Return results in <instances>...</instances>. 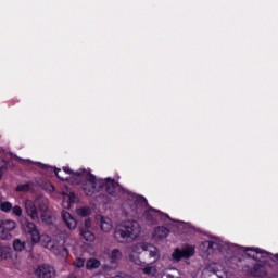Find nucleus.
<instances>
[{"label": "nucleus", "instance_id": "obj_11", "mask_svg": "<svg viewBox=\"0 0 278 278\" xmlns=\"http://www.w3.org/2000/svg\"><path fill=\"white\" fill-rule=\"evenodd\" d=\"M24 208L26 212V216L30 218L34 223L40 222V208L38 207V204L35 201H31L29 199L24 201Z\"/></svg>", "mask_w": 278, "mask_h": 278}, {"label": "nucleus", "instance_id": "obj_16", "mask_svg": "<svg viewBox=\"0 0 278 278\" xmlns=\"http://www.w3.org/2000/svg\"><path fill=\"white\" fill-rule=\"evenodd\" d=\"M62 194H63L62 206L65 210H71V204L75 203V200H76L75 193L68 190V188H65L63 189Z\"/></svg>", "mask_w": 278, "mask_h": 278}, {"label": "nucleus", "instance_id": "obj_30", "mask_svg": "<svg viewBox=\"0 0 278 278\" xmlns=\"http://www.w3.org/2000/svg\"><path fill=\"white\" fill-rule=\"evenodd\" d=\"M11 212L13 216H17V218H21V216H23V208L18 205L12 206Z\"/></svg>", "mask_w": 278, "mask_h": 278}, {"label": "nucleus", "instance_id": "obj_23", "mask_svg": "<svg viewBox=\"0 0 278 278\" xmlns=\"http://www.w3.org/2000/svg\"><path fill=\"white\" fill-rule=\"evenodd\" d=\"M141 267H142L141 270L144 275H150L153 277L157 274V267L153 265V263L151 264L144 263Z\"/></svg>", "mask_w": 278, "mask_h": 278}, {"label": "nucleus", "instance_id": "obj_27", "mask_svg": "<svg viewBox=\"0 0 278 278\" xmlns=\"http://www.w3.org/2000/svg\"><path fill=\"white\" fill-rule=\"evenodd\" d=\"M13 249L14 251H17V252L25 251V241L21 239H14Z\"/></svg>", "mask_w": 278, "mask_h": 278}, {"label": "nucleus", "instance_id": "obj_10", "mask_svg": "<svg viewBox=\"0 0 278 278\" xmlns=\"http://www.w3.org/2000/svg\"><path fill=\"white\" fill-rule=\"evenodd\" d=\"M17 227L14 219L0 220V240H12V231Z\"/></svg>", "mask_w": 278, "mask_h": 278}, {"label": "nucleus", "instance_id": "obj_3", "mask_svg": "<svg viewBox=\"0 0 278 278\" xmlns=\"http://www.w3.org/2000/svg\"><path fill=\"white\" fill-rule=\"evenodd\" d=\"M71 184L74 186H79L80 184L81 190L86 197H92V194H97V192L103 190V179H97L94 175L86 169L76 170V173L73 174Z\"/></svg>", "mask_w": 278, "mask_h": 278}, {"label": "nucleus", "instance_id": "obj_20", "mask_svg": "<svg viewBox=\"0 0 278 278\" xmlns=\"http://www.w3.org/2000/svg\"><path fill=\"white\" fill-rule=\"evenodd\" d=\"M62 219L65 223L66 227H68V229H76L77 228V219L73 216H71V213L63 211L62 214Z\"/></svg>", "mask_w": 278, "mask_h": 278}, {"label": "nucleus", "instance_id": "obj_19", "mask_svg": "<svg viewBox=\"0 0 278 278\" xmlns=\"http://www.w3.org/2000/svg\"><path fill=\"white\" fill-rule=\"evenodd\" d=\"M144 251L148 253V257L150 260H152L153 262H159L161 254L160 249H157V247L148 242Z\"/></svg>", "mask_w": 278, "mask_h": 278}, {"label": "nucleus", "instance_id": "obj_25", "mask_svg": "<svg viewBox=\"0 0 278 278\" xmlns=\"http://www.w3.org/2000/svg\"><path fill=\"white\" fill-rule=\"evenodd\" d=\"M80 236L81 238H84V240H86V242H94L96 240V237L92 233V231L88 229L80 228Z\"/></svg>", "mask_w": 278, "mask_h": 278}, {"label": "nucleus", "instance_id": "obj_35", "mask_svg": "<svg viewBox=\"0 0 278 278\" xmlns=\"http://www.w3.org/2000/svg\"><path fill=\"white\" fill-rule=\"evenodd\" d=\"M90 227H92V220H90V219H85V228H83V229L89 230Z\"/></svg>", "mask_w": 278, "mask_h": 278}, {"label": "nucleus", "instance_id": "obj_18", "mask_svg": "<svg viewBox=\"0 0 278 278\" xmlns=\"http://www.w3.org/2000/svg\"><path fill=\"white\" fill-rule=\"evenodd\" d=\"M208 273H213V278H227V274L223 270V266L211 263L207 265Z\"/></svg>", "mask_w": 278, "mask_h": 278}, {"label": "nucleus", "instance_id": "obj_32", "mask_svg": "<svg viewBox=\"0 0 278 278\" xmlns=\"http://www.w3.org/2000/svg\"><path fill=\"white\" fill-rule=\"evenodd\" d=\"M86 264V260L81 258V257H77L75 261H74V266L76 268H84V265Z\"/></svg>", "mask_w": 278, "mask_h": 278}, {"label": "nucleus", "instance_id": "obj_24", "mask_svg": "<svg viewBox=\"0 0 278 278\" xmlns=\"http://www.w3.org/2000/svg\"><path fill=\"white\" fill-rule=\"evenodd\" d=\"M12 257V248L8 245H0V262L3 260H10Z\"/></svg>", "mask_w": 278, "mask_h": 278}, {"label": "nucleus", "instance_id": "obj_1", "mask_svg": "<svg viewBox=\"0 0 278 278\" xmlns=\"http://www.w3.org/2000/svg\"><path fill=\"white\" fill-rule=\"evenodd\" d=\"M200 251L204 257H210V255H214V253H218V251H228V253H232L235 257H238L239 262V255H242V253H245L248 257L256 262H262V260H274L278 262V254L273 255L260 248H244L229 244L220 238H214L212 241H203L200 245Z\"/></svg>", "mask_w": 278, "mask_h": 278}, {"label": "nucleus", "instance_id": "obj_7", "mask_svg": "<svg viewBox=\"0 0 278 278\" xmlns=\"http://www.w3.org/2000/svg\"><path fill=\"white\" fill-rule=\"evenodd\" d=\"M148 242H139L129 247L128 249V260L136 264V266H144V262L140 260V255H142V251L147 250Z\"/></svg>", "mask_w": 278, "mask_h": 278}, {"label": "nucleus", "instance_id": "obj_33", "mask_svg": "<svg viewBox=\"0 0 278 278\" xmlns=\"http://www.w3.org/2000/svg\"><path fill=\"white\" fill-rule=\"evenodd\" d=\"M16 160H18V162H26V164H38L39 166H41L42 168H47V165L42 164V163H37V162H34L31 160H23L18 156H16Z\"/></svg>", "mask_w": 278, "mask_h": 278}, {"label": "nucleus", "instance_id": "obj_31", "mask_svg": "<svg viewBox=\"0 0 278 278\" xmlns=\"http://www.w3.org/2000/svg\"><path fill=\"white\" fill-rule=\"evenodd\" d=\"M30 188H31V185H29V184H24V185L17 186V187H16V191H17V192H29Z\"/></svg>", "mask_w": 278, "mask_h": 278}, {"label": "nucleus", "instance_id": "obj_5", "mask_svg": "<svg viewBox=\"0 0 278 278\" xmlns=\"http://www.w3.org/2000/svg\"><path fill=\"white\" fill-rule=\"evenodd\" d=\"M39 242H41V245L45 247V249H48L53 253V255H56V257H62V260H66L68 257L66 240L61 239L59 241H53L48 235H42L40 236Z\"/></svg>", "mask_w": 278, "mask_h": 278}, {"label": "nucleus", "instance_id": "obj_2", "mask_svg": "<svg viewBox=\"0 0 278 278\" xmlns=\"http://www.w3.org/2000/svg\"><path fill=\"white\" fill-rule=\"evenodd\" d=\"M148 202L147 199L142 195H136L130 194L128 197V200L123 204L124 212L126 216H130V218H136L140 216L143 212V216L148 223H151L152 225H155L157 220H172V223H175V227H181L184 226V222H177L175 219H170L168 214H164L159 210L155 208H147Z\"/></svg>", "mask_w": 278, "mask_h": 278}, {"label": "nucleus", "instance_id": "obj_22", "mask_svg": "<svg viewBox=\"0 0 278 278\" xmlns=\"http://www.w3.org/2000/svg\"><path fill=\"white\" fill-rule=\"evenodd\" d=\"M106 255L110 262H113V263L121 262V260H123V252L116 248L109 251Z\"/></svg>", "mask_w": 278, "mask_h": 278}, {"label": "nucleus", "instance_id": "obj_12", "mask_svg": "<svg viewBox=\"0 0 278 278\" xmlns=\"http://www.w3.org/2000/svg\"><path fill=\"white\" fill-rule=\"evenodd\" d=\"M35 275L38 278H54L56 277L58 271L55 270V267L49 264H43L36 267Z\"/></svg>", "mask_w": 278, "mask_h": 278}, {"label": "nucleus", "instance_id": "obj_28", "mask_svg": "<svg viewBox=\"0 0 278 278\" xmlns=\"http://www.w3.org/2000/svg\"><path fill=\"white\" fill-rule=\"evenodd\" d=\"M90 207L81 206L76 210L77 216H81L83 218L86 216H90Z\"/></svg>", "mask_w": 278, "mask_h": 278}, {"label": "nucleus", "instance_id": "obj_29", "mask_svg": "<svg viewBox=\"0 0 278 278\" xmlns=\"http://www.w3.org/2000/svg\"><path fill=\"white\" fill-rule=\"evenodd\" d=\"M1 212H5V214L12 212V203L10 202H1L0 203Z\"/></svg>", "mask_w": 278, "mask_h": 278}, {"label": "nucleus", "instance_id": "obj_15", "mask_svg": "<svg viewBox=\"0 0 278 278\" xmlns=\"http://www.w3.org/2000/svg\"><path fill=\"white\" fill-rule=\"evenodd\" d=\"M102 181H103L102 188H105V191L108 192V194H116V192L121 190V185H118L112 178H105V179H102Z\"/></svg>", "mask_w": 278, "mask_h": 278}, {"label": "nucleus", "instance_id": "obj_13", "mask_svg": "<svg viewBox=\"0 0 278 278\" xmlns=\"http://www.w3.org/2000/svg\"><path fill=\"white\" fill-rule=\"evenodd\" d=\"M248 275L251 277H258V278H264L268 276V267L266 264L261 261L256 264H254L253 267L248 268Z\"/></svg>", "mask_w": 278, "mask_h": 278}, {"label": "nucleus", "instance_id": "obj_34", "mask_svg": "<svg viewBox=\"0 0 278 278\" xmlns=\"http://www.w3.org/2000/svg\"><path fill=\"white\" fill-rule=\"evenodd\" d=\"M45 190H47V192H55V187H53V185H51V184H48V185H46V187H45Z\"/></svg>", "mask_w": 278, "mask_h": 278}, {"label": "nucleus", "instance_id": "obj_21", "mask_svg": "<svg viewBox=\"0 0 278 278\" xmlns=\"http://www.w3.org/2000/svg\"><path fill=\"white\" fill-rule=\"evenodd\" d=\"M100 229L103 233H110L114 229V224L110 217L100 216Z\"/></svg>", "mask_w": 278, "mask_h": 278}, {"label": "nucleus", "instance_id": "obj_8", "mask_svg": "<svg viewBox=\"0 0 278 278\" xmlns=\"http://www.w3.org/2000/svg\"><path fill=\"white\" fill-rule=\"evenodd\" d=\"M36 204L40 212V217L42 223L46 225H52L53 220H55V216L49 213V200L47 198H37Z\"/></svg>", "mask_w": 278, "mask_h": 278}, {"label": "nucleus", "instance_id": "obj_9", "mask_svg": "<svg viewBox=\"0 0 278 278\" xmlns=\"http://www.w3.org/2000/svg\"><path fill=\"white\" fill-rule=\"evenodd\" d=\"M21 229L24 230L25 233L30 236V240L34 244H38L40 242V231L38 227L33 222H29L27 218H22L20 220Z\"/></svg>", "mask_w": 278, "mask_h": 278}, {"label": "nucleus", "instance_id": "obj_4", "mask_svg": "<svg viewBox=\"0 0 278 278\" xmlns=\"http://www.w3.org/2000/svg\"><path fill=\"white\" fill-rule=\"evenodd\" d=\"M142 226L136 220H125L119 224L114 232V238L119 244H131L140 238Z\"/></svg>", "mask_w": 278, "mask_h": 278}, {"label": "nucleus", "instance_id": "obj_17", "mask_svg": "<svg viewBox=\"0 0 278 278\" xmlns=\"http://www.w3.org/2000/svg\"><path fill=\"white\" fill-rule=\"evenodd\" d=\"M75 173H77V172H73L68 167H64L63 170L55 169V175H56L58 179H61V181H70V184H71V180L73 179V175H75Z\"/></svg>", "mask_w": 278, "mask_h": 278}, {"label": "nucleus", "instance_id": "obj_26", "mask_svg": "<svg viewBox=\"0 0 278 278\" xmlns=\"http://www.w3.org/2000/svg\"><path fill=\"white\" fill-rule=\"evenodd\" d=\"M101 266V261L97 258H89L86 263L87 270H92L94 268H99Z\"/></svg>", "mask_w": 278, "mask_h": 278}, {"label": "nucleus", "instance_id": "obj_14", "mask_svg": "<svg viewBox=\"0 0 278 278\" xmlns=\"http://www.w3.org/2000/svg\"><path fill=\"white\" fill-rule=\"evenodd\" d=\"M170 233V230L164 226H157L154 228L152 232V239L155 242H160V240H164L168 238V235Z\"/></svg>", "mask_w": 278, "mask_h": 278}, {"label": "nucleus", "instance_id": "obj_36", "mask_svg": "<svg viewBox=\"0 0 278 278\" xmlns=\"http://www.w3.org/2000/svg\"><path fill=\"white\" fill-rule=\"evenodd\" d=\"M106 278H125V277L116 275V276H113V277H106Z\"/></svg>", "mask_w": 278, "mask_h": 278}, {"label": "nucleus", "instance_id": "obj_6", "mask_svg": "<svg viewBox=\"0 0 278 278\" xmlns=\"http://www.w3.org/2000/svg\"><path fill=\"white\" fill-rule=\"evenodd\" d=\"M195 251L197 248L190 244L176 248L170 255L173 264H178V262H181L182 260H190V257H194Z\"/></svg>", "mask_w": 278, "mask_h": 278}]
</instances>
